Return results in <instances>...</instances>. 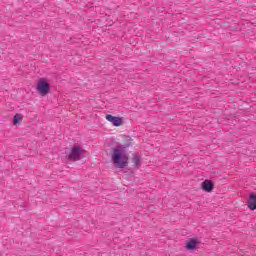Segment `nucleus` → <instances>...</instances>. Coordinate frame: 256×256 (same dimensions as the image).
<instances>
[{
  "label": "nucleus",
  "mask_w": 256,
  "mask_h": 256,
  "mask_svg": "<svg viewBox=\"0 0 256 256\" xmlns=\"http://www.w3.org/2000/svg\"><path fill=\"white\" fill-rule=\"evenodd\" d=\"M125 147H129V144L126 146L118 145L112 152V163H114L115 167H119V169H125L129 165V154L125 151Z\"/></svg>",
  "instance_id": "obj_1"
},
{
  "label": "nucleus",
  "mask_w": 256,
  "mask_h": 256,
  "mask_svg": "<svg viewBox=\"0 0 256 256\" xmlns=\"http://www.w3.org/2000/svg\"><path fill=\"white\" fill-rule=\"evenodd\" d=\"M85 149H82L79 145H74L67 156L68 161H81L85 157Z\"/></svg>",
  "instance_id": "obj_2"
},
{
  "label": "nucleus",
  "mask_w": 256,
  "mask_h": 256,
  "mask_svg": "<svg viewBox=\"0 0 256 256\" xmlns=\"http://www.w3.org/2000/svg\"><path fill=\"white\" fill-rule=\"evenodd\" d=\"M36 89L42 97H45V95H49V91H51V84L47 82V79L40 78L37 83Z\"/></svg>",
  "instance_id": "obj_3"
},
{
  "label": "nucleus",
  "mask_w": 256,
  "mask_h": 256,
  "mask_svg": "<svg viewBox=\"0 0 256 256\" xmlns=\"http://www.w3.org/2000/svg\"><path fill=\"white\" fill-rule=\"evenodd\" d=\"M199 245H201V242H199V239L190 238L189 241L186 243V249L188 251H197V249H199Z\"/></svg>",
  "instance_id": "obj_4"
},
{
  "label": "nucleus",
  "mask_w": 256,
  "mask_h": 256,
  "mask_svg": "<svg viewBox=\"0 0 256 256\" xmlns=\"http://www.w3.org/2000/svg\"><path fill=\"white\" fill-rule=\"evenodd\" d=\"M201 188L206 193H211V191L215 189V183H213L212 180L206 179L205 181L202 182Z\"/></svg>",
  "instance_id": "obj_5"
},
{
  "label": "nucleus",
  "mask_w": 256,
  "mask_h": 256,
  "mask_svg": "<svg viewBox=\"0 0 256 256\" xmlns=\"http://www.w3.org/2000/svg\"><path fill=\"white\" fill-rule=\"evenodd\" d=\"M106 119H107V121L112 123V125H114V127H121V125H123V118L115 117L111 114H108V115H106Z\"/></svg>",
  "instance_id": "obj_6"
},
{
  "label": "nucleus",
  "mask_w": 256,
  "mask_h": 256,
  "mask_svg": "<svg viewBox=\"0 0 256 256\" xmlns=\"http://www.w3.org/2000/svg\"><path fill=\"white\" fill-rule=\"evenodd\" d=\"M247 205H248L249 209H251V211H255V209H256V194L255 193L250 194L249 199L247 201Z\"/></svg>",
  "instance_id": "obj_7"
},
{
  "label": "nucleus",
  "mask_w": 256,
  "mask_h": 256,
  "mask_svg": "<svg viewBox=\"0 0 256 256\" xmlns=\"http://www.w3.org/2000/svg\"><path fill=\"white\" fill-rule=\"evenodd\" d=\"M132 163H134L136 169H139L143 164L141 162V156L139 154H133Z\"/></svg>",
  "instance_id": "obj_8"
},
{
  "label": "nucleus",
  "mask_w": 256,
  "mask_h": 256,
  "mask_svg": "<svg viewBox=\"0 0 256 256\" xmlns=\"http://www.w3.org/2000/svg\"><path fill=\"white\" fill-rule=\"evenodd\" d=\"M23 121V115L22 114H16L14 115V120H13V124L14 125H19V122Z\"/></svg>",
  "instance_id": "obj_9"
}]
</instances>
